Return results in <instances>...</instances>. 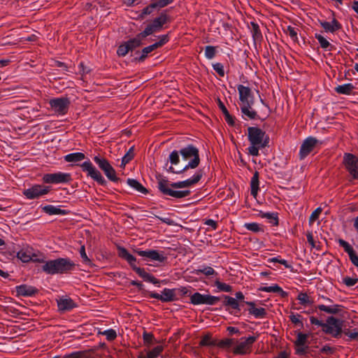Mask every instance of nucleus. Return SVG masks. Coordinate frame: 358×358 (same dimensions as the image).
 Returning a JSON list of instances; mask_svg holds the SVG:
<instances>
[{
	"mask_svg": "<svg viewBox=\"0 0 358 358\" xmlns=\"http://www.w3.org/2000/svg\"><path fill=\"white\" fill-rule=\"evenodd\" d=\"M296 346V353L299 355H305L307 353V350L308 346L307 345H295Z\"/></svg>",
	"mask_w": 358,
	"mask_h": 358,
	"instance_id": "nucleus-60",
	"label": "nucleus"
},
{
	"mask_svg": "<svg viewBox=\"0 0 358 358\" xmlns=\"http://www.w3.org/2000/svg\"><path fill=\"white\" fill-rule=\"evenodd\" d=\"M17 296H31L38 292V289L27 285H21L16 287Z\"/></svg>",
	"mask_w": 358,
	"mask_h": 358,
	"instance_id": "nucleus-21",
	"label": "nucleus"
},
{
	"mask_svg": "<svg viewBox=\"0 0 358 358\" xmlns=\"http://www.w3.org/2000/svg\"><path fill=\"white\" fill-rule=\"evenodd\" d=\"M169 20L168 15L163 12L161 13L159 17L155 18L151 23L148 24L144 31L139 33V36L145 38L153 33L161 30L164 24Z\"/></svg>",
	"mask_w": 358,
	"mask_h": 358,
	"instance_id": "nucleus-6",
	"label": "nucleus"
},
{
	"mask_svg": "<svg viewBox=\"0 0 358 358\" xmlns=\"http://www.w3.org/2000/svg\"><path fill=\"white\" fill-rule=\"evenodd\" d=\"M157 7L160 10L161 8L166 6L169 3H172L173 0H154Z\"/></svg>",
	"mask_w": 358,
	"mask_h": 358,
	"instance_id": "nucleus-64",
	"label": "nucleus"
},
{
	"mask_svg": "<svg viewBox=\"0 0 358 358\" xmlns=\"http://www.w3.org/2000/svg\"><path fill=\"white\" fill-rule=\"evenodd\" d=\"M134 252L141 257H145L150 259L158 261L159 262H164L165 260H166V257L159 253V252L155 250H150L148 251L135 250Z\"/></svg>",
	"mask_w": 358,
	"mask_h": 358,
	"instance_id": "nucleus-18",
	"label": "nucleus"
},
{
	"mask_svg": "<svg viewBox=\"0 0 358 358\" xmlns=\"http://www.w3.org/2000/svg\"><path fill=\"white\" fill-rule=\"evenodd\" d=\"M80 256L83 258L84 262H85L86 264H91V260L88 258V257L87 256V254L85 252V245L81 246V248L80 249Z\"/></svg>",
	"mask_w": 358,
	"mask_h": 358,
	"instance_id": "nucleus-63",
	"label": "nucleus"
},
{
	"mask_svg": "<svg viewBox=\"0 0 358 358\" xmlns=\"http://www.w3.org/2000/svg\"><path fill=\"white\" fill-rule=\"evenodd\" d=\"M224 306H228L231 307V308L234 310H237L238 311L241 310L239 306L241 303L237 301V299L229 296H225L224 301L223 302Z\"/></svg>",
	"mask_w": 358,
	"mask_h": 358,
	"instance_id": "nucleus-31",
	"label": "nucleus"
},
{
	"mask_svg": "<svg viewBox=\"0 0 358 358\" xmlns=\"http://www.w3.org/2000/svg\"><path fill=\"white\" fill-rule=\"evenodd\" d=\"M134 146H132L122 157L120 166L124 168L126 164L134 159Z\"/></svg>",
	"mask_w": 358,
	"mask_h": 358,
	"instance_id": "nucleus-36",
	"label": "nucleus"
},
{
	"mask_svg": "<svg viewBox=\"0 0 358 358\" xmlns=\"http://www.w3.org/2000/svg\"><path fill=\"white\" fill-rule=\"evenodd\" d=\"M357 282H358L357 278H350V277L346 276L343 279V282L347 287H352V286L355 285Z\"/></svg>",
	"mask_w": 358,
	"mask_h": 358,
	"instance_id": "nucleus-56",
	"label": "nucleus"
},
{
	"mask_svg": "<svg viewBox=\"0 0 358 358\" xmlns=\"http://www.w3.org/2000/svg\"><path fill=\"white\" fill-rule=\"evenodd\" d=\"M297 299L299 301L300 304L307 306L312 305L313 300L306 293L301 292L297 296Z\"/></svg>",
	"mask_w": 358,
	"mask_h": 358,
	"instance_id": "nucleus-38",
	"label": "nucleus"
},
{
	"mask_svg": "<svg viewBox=\"0 0 358 358\" xmlns=\"http://www.w3.org/2000/svg\"><path fill=\"white\" fill-rule=\"evenodd\" d=\"M94 161L98 164L99 167L104 172L106 177L110 181L118 182L120 180V178L116 176L115 169L106 159L95 156Z\"/></svg>",
	"mask_w": 358,
	"mask_h": 358,
	"instance_id": "nucleus-9",
	"label": "nucleus"
},
{
	"mask_svg": "<svg viewBox=\"0 0 358 358\" xmlns=\"http://www.w3.org/2000/svg\"><path fill=\"white\" fill-rule=\"evenodd\" d=\"M345 323L346 322L343 320L333 316L329 317L324 324L323 332L334 338H339L341 336Z\"/></svg>",
	"mask_w": 358,
	"mask_h": 358,
	"instance_id": "nucleus-3",
	"label": "nucleus"
},
{
	"mask_svg": "<svg viewBox=\"0 0 358 358\" xmlns=\"http://www.w3.org/2000/svg\"><path fill=\"white\" fill-rule=\"evenodd\" d=\"M309 337V334H303L302 332H298L296 336V340L294 342L295 345H307V341Z\"/></svg>",
	"mask_w": 358,
	"mask_h": 358,
	"instance_id": "nucleus-40",
	"label": "nucleus"
},
{
	"mask_svg": "<svg viewBox=\"0 0 358 358\" xmlns=\"http://www.w3.org/2000/svg\"><path fill=\"white\" fill-rule=\"evenodd\" d=\"M343 164L352 178L358 180V157L346 152L343 155Z\"/></svg>",
	"mask_w": 358,
	"mask_h": 358,
	"instance_id": "nucleus-8",
	"label": "nucleus"
},
{
	"mask_svg": "<svg viewBox=\"0 0 358 358\" xmlns=\"http://www.w3.org/2000/svg\"><path fill=\"white\" fill-rule=\"evenodd\" d=\"M80 167L83 171L87 172V176L92 178L101 185H106V181L102 176L101 173L88 161L83 162Z\"/></svg>",
	"mask_w": 358,
	"mask_h": 358,
	"instance_id": "nucleus-10",
	"label": "nucleus"
},
{
	"mask_svg": "<svg viewBox=\"0 0 358 358\" xmlns=\"http://www.w3.org/2000/svg\"><path fill=\"white\" fill-rule=\"evenodd\" d=\"M158 180V189L164 195H168L174 198L181 199L189 196L191 193L189 190H173L169 188L170 184L167 179L163 178L162 176L159 174L156 176Z\"/></svg>",
	"mask_w": 358,
	"mask_h": 358,
	"instance_id": "nucleus-4",
	"label": "nucleus"
},
{
	"mask_svg": "<svg viewBox=\"0 0 358 358\" xmlns=\"http://www.w3.org/2000/svg\"><path fill=\"white\" fill-rule=\"evenodd\" d=\"M85 158V155L82 152H75L66 155L64 157L65 161L68 162H77Z\"/></svg>",
	"mask_w": 358,
	"mask_h": 358,
	"instance_id": "nucleus-33",
	"label": "nucleus"
},
{
	"mask_svg": "<svg viewBox=\"0 0 358 358\" xmlns=\"http://www.w3.org/2000/svg\"><path fill=\"white\" fill-rule=\"evenodd\" d=\"M261 216L262 217H266L268 220H271V222H273V224L274 226H278L279 224L278 223V217L277 216V214L261 212Z\"/></svg>",
	"mask_w": 358,
	"mask_h": 358,
	"instance_id": "nucleus-44",
	"label": "nucleus"
},
{
	"mask_svg": "<svg viewBox=\"0 0 358 358\" xmlns=\"http://www.w3.org/2000/svg\"><path fill=\"white\" fill-rule=\"evenodd\" d=\"M75 268V264L69 259L58 258L45 262L42 270L48 274L66 273Z\"/></svg>",
	"mask_w": 358,
	"mask_h": 358,
	"instance_id": "nucleus-2",
	"label": "nucleus"
},
{
	"mask_svg": "<svg viewBox=\"0 0 358 358\" xmlns=\"http://www.w3.org/2000/svg\"><path fill=\"white\" fill-rule=\"evenodd\" d=\"M143 338L145 345L150 347L153 343L154 336L152 334L144 331Z\"/></svg>",
	"mask_w": 358,
	"mask_h": 358,
	"instance_id": "nucleus-49",
	"label": "nucleus"
},
{
	"mask_svg": "<svg viewBox=\"0 0 358 358\" xmlns=\"http://www.w3.org/2000/svg\"><path fill=\"white\" fill-rule=\"evenodd\" d=\"M349 322H346L342 334L349 337L350 340L358 341V331L356 329H351Z\"/></svg>",
	"mask_w": 358,
	"mask_h": 358,
	"instance_id": "nucleus-25",
	"label": "nucleus"
},
{
	"mask_svg": "<svg viewBox=\"0 0 358 358\" xmlns=\"http://www.w3.org/2000/svg\"><path fill=\"white\" fill-rule=\"evenodd\" d=\"M354 89L355 87L352 84L348 83L343 85H338L335 88V91L338 94L349 95L351 94Z\"/></svg>",
	"mask_w": 358,
	"mask_h": 358,
	"instance_id": "nucleus-30",
	"label": "nucleus"
},
{
	"mask_svg": "<svg viewBox=\"0 0 358 358\" xmlns=\"http://www.w3.org/2000/svg\"><path fill=\"white\" fill-rule=\"evenodd\" d=\"M168 41H169V36H168V35H162V36H160L159 41L156 42V43H155L154 44H155V45L156 46V48L157 49L158 48H160L162 45H164Z\"/></svg>",
	"mask_w": 358,
	"mask_h": 358,
	"instance_id": "nucleus-62",
	"label": "nucleus"
},
{
	"mask_svg": "<svg viewBox=\"0 0 358 358\" xmlns=\"http://www.w3.org/2000/svg\"><path fill=\"white\" fill-rule=\"evenodd\" d=\"M17 257L20 259L22 262H30L32 258L29 253H27V252L24 250H20L17 253Z\"/></svg>",
	"mask_w": 358,
	"mask_h": 358,
	"instance_id": "nucleus-46",
	"label": "nucleus"
},
{
	"mask_svg": "<svg viewBox=\"0 0 358 358\" xmlns=\"http://www.w3.org/2000/svg\"><path fill=\"white\" fill-rule=\"evenodd\" d=\"M254 103L253 97L251 95V97L248 99V101L247 102H245L241 106V113L246 115L248 118L250 120H256V119H262V120H266L268 115V113H266L264 114V117H261L258 115L257 113L252 109V106Z\"/></svg>",
	"mask_w": 358,
	"mask_h": 358,
	"instance_id": "nucleus-12",
	"label": "nucleus"
},
{
	"mask_svg": "<svg viewBox=\"0 0 358 358\" xmlns=\"http://www.w3.org/2000/svg\"><path fill=\"white\" fill-rule=\"evenodd\" d=\"M169 160L172 164H178L179 163V152L176 150L173 151L169 155Z\"/></svg>",
	"mask_w": 358,
	"mask_h": 358,
	"instance_id": "nucleus-57",
	"label": "nucleus"
},
{
	"mask_svg": "<svg viewBox=\"0 0 358 358\" xmlns=\"http://www.w3.org/2000/svg\"><path fill=\"white\" fill-rule=\"evenodd\" d=\"M163 351L162 345H157L147 352V358H157Z\"/></svg>",
	"mask_w": 358,
	"mask_h": 358,
	"instance_id": "nucleus-42",
	"label": "nucleus"
},
{
	"mask_svg": "<svg viewBox=\"0 0 358 358\" xmlns=\"http://www.w3.org/2000/svg\"><path fill=\"white\" fill-rule=\"evenodd\" d=\"M215 343L208 336H203L200 341V345L201 346H213Z\"/></svg>",
	"mask_w": 358,
	"mask_h": 358,
	"instance_id": "nucleus-55",
	"label": "nucleus"
},
{
	"mask_svg": "<svg viewBox=\"0 0 358 358\" xmlns=\"http://www.w3.org/2000/svg\"><path fill=\"white\" fill-rule=\"evenodd\" d=\"M216 101H217L218 107L220 108V109L222 110V113L224 115L226 122L228 123L229 125H230L231 127L234 126V124H235L234 119L233 116L229 114L227 108H226V106H224L223 102L221 101V99L220 98H217Z\"/></svg>",
	"mask_w": 358,
	"mask_h": 358,
	"instance_id": "nucleus-22",
	"label": "nucleus"
},
{
	"mask_svg": "<svg viewBox=\"0 0 358 358\" xmlns=\"http://www.w3.org/2000/svg\"><path fill=\"white\" fill-rule=\"evenodd\" d=\"M238 91L239 94V99L243 104L245 102L248 101V99L251 97L252 91L250 87L239 85L238 86Z\"/></svg>",
	"mask_w": 358,
	"mask_h": 358,
	"instance_id": "nucleus-23",
	"label": "nucleus"
},
{
	"mask_svg": "<svg viewBox=\"0 0 358 358\" xmlns=\"http://www.w3.org/2000/svg\"><path fill=\"white\" fill-rule=\"evenodd\" d=\"M129 51V48L127 47V44L124 43L122 45H120L117 50V54L119 56H125L128 52Z\"/></svg>",
	"mask_w": 358,
	"mask_h": 358,
	"instance_id": "nucleus-54",
	"label": "nucleus"
},
{
	"mask_svg": "<svg viewBox=\"0 0 358 358\" xmlns=\"http://www.w3.org/2000/svg\"><path fill=\"white\" fill-rule=\"evenodd\" d=\"M245 227L250 231H254V232H258L261 231V228L259 227V224L257 223H247L245 224Z\"/></svg>",
	"mask_w": 358,
	"mask_h": 358,
	"instance_id": "nucleus-59",
	"label": "nucleus"
},
{
	"mask_svg": "<svg viewBox=\"0 0 358 358\" xmlns=\"http://www.w3.org/2000/svg\"><path fill=\"white\" fill-rule=\"evenodd\" d=\"M156 49H157V48L155 45V44H152L151 45L145 47L142 50L141 55L138 57H136L134 59L136 61L142 62L145 59V58L148 57V55L149 53H150L151 52H152L153 50H155Z\"/></svg>",
	"mask_w": 358,
	"mask_h": 358,
	"instance_id": "nucleus-35",
	"label": "nucleus"
},
{
	"mask_svg": "<svg viewBox=\"0 0 358 358\" xmlns=\"http://www.w3.org/2000/svg\"><path fill=\"white\" fill-rule=\"evenodd\" d=\"M251 185V194L256 197L259 189V173L255 171L250 182Z\"/></svg>",
	"mask_w": 358,
	"mask_h": 358,
	"instance_id": "nucleus-29",
	"label": "nucleus"
},
{
	"mask_svg": "<svg viewBox=\"0 0 358 358\" xmlns=\"http://www.w3.org/2000/svg\"><path fill=\"white\" fill-rule=\"evenodd\" d=\"M289 318L296 327L299 329L303 327V324L301 321V315H290Z\"/></svg>",
	"mask_w": 358,
	"mask_h": 358,
	"instance_id": "nucleus-43",
	"label": "nucleus"
},
{
	"mask_svg": "<svg viewBox=\"0 0 358 358\" xmlns=\"http://www.w3.org/2000/svg\"><path fill=\"white\" fill-rule=\"evenodd\" d=\"M117 250H118V256L120 258L125 259L129 264H131V262H136V257L134 256H133L132 255H131L125 248L118 246Z\"/></svg>",
	"mask_w": 358,
	"mask_h": 358,
	"instance_id": "nucleus-24",
	"label": "nucleus"
},
{
	"mask_svg": "<svg viewBox=\"0 0 358 358\" xmlns=\"http://www.w3.org/2000/svg\"><path fill=\"white\" fill-rule=\"evenodd\" d=\"M190 301L194 305H213L220 301V298L208 294H201L199 292H195L191 296Z\"/></svg>",
	"mask_w": 358,
	"mask_h": 358,
	"instance_id": "nucleus-11",
	"label": "nucleus"
},
{
	"mask_svg": "<svg viewBox=\"0 0 358 358\" xmlns=\"http://www.w3.org/2000/svg\"><path fill=\"white\" fill-rule=\"evenodd\" d=\"M142 38H143L140 36L138 34L136 35L135 38L129 40L128 41L125 42V43L127 44V47L129 48V50H133L142 45Z\"/></svg>",
	"mask_w": 358,
	"mask_h": 358,
	"instance_id": "nucleus-34",
	"label": "nucleus"
},
{
	"mask_svg": "<svg viewBox=\"0 0 358 358\" xmlns=\"http://www.w3.org/2000/svg\"><path fill=\"white\" fill-rule=\"evenodd\" d=\"M259 148H262L259 145H251V146H250L248 148V153L252 156H258Z\"/></svg>",
	"mask_w": 358,
	"mask_h": 358,
	"instance_id": "nucleus-61",
	"label": "nucleus"
},
{
	"mask_svg": "<svg viewBox=\"0 0 358 358\" xmlns=\"http://www.w3.org/2000/svg\"><path fill=\"white\" fill-rule=\"evenodd\" d=\"M213 69L217 73V74L220 76H221V77L224 76V71L222 64H221L220 63H216L213 65Z\"/></svg>",
	"mask_w": 358,
	"mask_h": 358,
	"instance_id": "nucleus-58",
	"label": "nucleus"
},
{
	"mask_svg": "<svg viewBox=\"0 0 358 358\" xmlns=\"http://www.w3.org/2000/svg\"><path fill=\"white\" fill-rule=\"evenodd\" d=\"M180 153L182 155L183 159L187 160L192 157H193V159L183 168H178L176 170H175L173 166H170L168 169L169 172L180 174L187 171L189 169H195L199 165L200 157L199 150L193 145H189L187 147L181 149L180 150Z\"/></svg>",
	"mask_w": 358,
	"mask_h": 358,
	"instance_id": "nucleus-1",
	"label": "nucleus"
},
{
	"mask_svg": "<svg viewBox=\"0 0 358 358\" xmlns=\"http://www.w3.org/2000/svg\"><path fill=\"white\" fill-rule=\"evenodd\" d=\"M215 53H216L215 47L211 46V45H208L206 47L205 55L207 58H208V59L213 58L215 55Z\"/></svg>",
	"mask_w": 358,
	"mask_h": 358,
	"instance_id": "nucleus-52",
	"label": "nucleus"
},
{
	"mask_svg": "<svg viewBox=\"0 0 358 358\" xmlns=\"http://www.w3.org/2000/svg\"><path fill=\"white\" fill-rule=\"evenodd\" d=\"M215 285L221 291L227 292H230L232 291V287L231 285H227L224 282H222L219 280L215 281Z\"/></svg>",
	"mask_w": 358,
	"mask_h": 358,
	"instance_id": "nucleus-47",
	"label": "nucleus"
},
{
	"mask_svg": "<svg viewBox=\"0 0 358 358\" xmlns=\"http://www.w3.org/2000/svg\"><path fill=\"white\" fill-rule=\"evenodd\" d=\"M57 306L60 311H70L76 307V303L71 298L62 297L57 300Z\"/></svg>",
	"mask_w": 358,
	"mask_h": 358,
	"instance_id": "nucleus-20",
	"label": "nucleus"
},
{
	"mask_svg": "<svg viewBox=\"0 0 358 358\" xmlns=\"http://www.w3.org/2000/svg\"><path fill=\"white\" fill-rule=\"evenodd\" d=\"M162 301H172L175 299L174 289H164L162 294Z\"/></svg>",
	"mask_w": 358,
	"mask_h": 358,
	"instance_id": "nucleus-39",
	"label": "nucleus"
},
{
	"mask_svg": "<svg viewBox=\"0 0 358 358\" xmlns=\"http://www.w3.org/2000/svg\"><path fill=\"white\" fill-rule=\"evenodd\" d=\"M43 210L49 215H66L68 213V211L50 205L44 206Z\"/></svg>",
	"mask_w": 358,
	"mask_h": 358,
	"instance_id": "nucleus-27",
	"label": "nucleus"
},
{
	"mask_svg": "<svg viewBox=\"0 0 358 358\" xmlns=\"http://www.w3.org/2000/svg\"><path fill=\"white\" fill-rule=\"evenodd\" d=\"M50 105L54 110L62 115L67 113L70 101L68 98H57L50 100Z\"/></svg>",
	"mask_w": 358,
	"mask_h": 358,
	"instance_id": "nucleus-14",
	"label": "nucleus"
},
{
	"mask_svg": "<svg viewBox=\"0 0 358 358\" xmlns=\"http://www.w3.org/2000/svg\"><path fill=\"white\" fill-rule=\"evenodd\" d=\"M127 184L135 189L138 192L141 193L143 194H147L148 193V190L138 180L135 179L129 178L127 180Z\"/></svg>",
	"mask_w": 358,
	"mask_h": 358,
	"instance_id": "nucleus-26",
	"label": "nucleus"
},
{
	"mask_svg": "<svg viewBox=\"0 0 358 358\" xmlns=\"http://www.w3.org/2000/svg\"><path fill=\"white\" fill-rule=\"evenodd\" d=\"M248 138L251 145H259L261 148L268 146L269 137L265 131L256 127H248Z\"/></svg>",
	"mask_w": 358,
	"mask_h": 358,
	"instance_id": "nucleus-5",
	"label": "nucleus"
},
{
	"mask_svg": "<svg viewBox=\"0 0 358 358\" xmlns=\"http://www.w3.org/2000/svg\"><path fill=\"white\" fill-rule=\"evenodd\" d=\"M339 245L343 248L345 252H346L349 256L352 255L353 252L355 251L354 250L353 248L345 241L343 239L338 240Z\"/></svg>",
	"mask_w": 358,
	"mask_h": 358,
	"instance_id": "nucleus-45",
	"label": "nucleus"
},
{
	"mask_svg": "<svg viewBox=\"0 0 358 358\" xmlns=\"http://www.w3.org/2000/svg\"><path fill=\"white\" fill-rule=\"evenodd\" d=\"M99 334L105 336L106 339L109 341L115 340L117 337V333L115 330L113 329H106L103 331H99Z\"/></svg>",
	"mask_w": 358,
	"mask_h": 358,
	"instance_id": "nucleus-41",
	"label": "nucleus"
},
{
	"mask_svg": "<svg viewBox=\"0 0 358 358\" xmlns=\"http://www.w3.org/2000/svg\"><path fill=\"white\" fill-rule=\"evenodd\" d=\"M71 180V176L69 173H47L43 177V181L45 183H62L69 182Z\"/></svg>",
	"mask_w": 358,
	"mask_h": 358,
	"instance_id": "nucleus-13",
	"label": "nucleus"
},
{
	"mask_svg": "<svg viewBox=\"0 0 358 358\" xmlns=\"http://www.w3.org/2000/svg\"><path fill=\"white\" fill-rule=\"evenodd\" d=\"M315 38L319 41L322 48L327 49V48L331 46V44L329 43V41L324 37H323L322 35L316 34Z\"/></svg>",
	"mask_w": 358,
	"mask_h": 358,
	"instance_id": "nucleus-48",
	"label": "nucleus"
},
{
	"mask_svg": "<svg viewBox=\"0 0 358 358\" xmlns=\"http://www.w3.org/2000/svg\"><path fill=\"white\" fill-rule=\"evenodd\" d=\"M257 337L250 336L248 337H242L239 340H236L235 347L233 352L236 355H245L250 351L252 344L256 341Z\"/></svg>",
	"mask_w": 358,
	"mask_h": 358,
	"instance_id": "nucleus-7",
	"label": "nucleus"
},
{
	"mask_svg": "<svg viewBox=\"0 0 358 358\" xmlns=\"http://www.w3.org/2000/svg\"><path fill=\"white\" fill-rule=\"evenodd\" d=\"M50 192V187L36 185L23 192L24 195L29 199H34L40 196L45 195Z\"/></svg>",
	"mask_w": 358,
	"mask_h": 358,
	"instance_id": "nucleus-15",
	"label": "nucleus"
},
{
	"mask_svg": "<svg viewBox=\"0 0 358 358\" xmlns=\"http://www.w3.org/2000/svg\"><path fill=\"white\" fill-rule=\"evenodd\" d=\"M194 273L197 275L199 273H203L208 276V275H212L215 274V271H214V269L212 267L207 266V267H205L203 269L195 270Z\"/></svg>",
	"mask_w": 358,
	"mask_h": 358,
	"instance_id": "nucleus-51",
	"label": "nucleus"
},
{
	"mask_svg": "<svg viewBox=\"0 0 358 358\" xmlns=\"http://www.w3.org/2000/svg\"><path fill=\"white\" fill-rule=\"evenodd\" d=\"M132 269L141 278H143L145 280L150 282L153 284H159V280H157L155 277L152 275L151 274L147 273L144 268H141L140 267L136 266V262H131L129 264Z\"/></svg>",
	"mask_w": 358,
	"mask_h": 358,
	"instance_id": "nucleus-19",
	"label": "nucleus"
},
{
	"mask_svg": "<svg viewBox=\"0 0 358 358\" xmlns=\"http://www.w3.org/2000/svg\"><path fill=\"white\" fill-rule=\"evenodd\" d=\"M155 10H159V9L155 1L152 0V2L148 6L143 9L141 14L139 15V17L141 19H143L145 15L151 14Z\"/></svg>",
	"mask_w": 358,
	"mask_h": 358,
	"instance_id": "nucleus-32",
	"label": "nucleus"
},
{
	"mask_svg": "<svg viewBox=\"0 0 358 358\" xmlns=\"http://www.w3.org/2000/svg\"><path fill=\"white\" fill-rule=\"evenodd\" d=\"M342 306L339 305H334L333 307L326 306L324 305H319L316 308H318L321 311H324L327 313H339L344 312L341 308ZM317 310V309H315Z\"/></svg>",
	"mask_w": 358,
	"mask_h": 358,
	"instance_id": "nucleus-28",
	"label": "nucleus"
},
{
	"mask_svg": "<svg viewBox=\"0 0 358 358\" xmlns=\"http://www.w3.org/2000/svg\"><path fill=\"white\" fill-rule=\"evenodd\" d=\"M259 291L267 292H278L282 291V288L278 285L270 287H261L259 288Z\"/></svg>",
	"mask_w": 358,
	"mask_h": 358,
	"instance_id": "nucleus-50",
	"label": "nucleus"
},
{
	"mask_svg": "<svg viewBox=\"0 0 358 358\" xmlns=\"http://www.w3.org/2000/svg\"><path fill=\"white\" fill-rule=\"evenodd\" d=\"M322 211V209L320 207H319V208H316L313 212V213L310 215V218H309V224H312L314 221H315L316 220L318 219Z\"/></svg>",
	"mask_w": 358,
	"mask_h": 358,
	"instance_id": "nucleus-53",
	"label": "nucleus"
},
{
	"mask_svg": "<svg viewBox=\"0 0 358 358\" xmlns=\"http://www.w3.org/2000/svg\"><path fill=\"white\" fill-rule=\"evenodd\" d=\"M318 141L313 137L306 138L302 143L299 152L300 159H304L314 149Z\"/></svg>",
	"mask_w": 358,
	"mask_h": 358,
	"instance_id": "nucleus-17",
	"label": "nucleus"
},
{
	"mask_svg": "<svg viewBox=\"0 0 358 358\" xmlns=\"http://www.w3.org/2000/svg\"><path fill=\"white\" fill-rule=\"evenodd\" d=\"M203 176V172L201 170H199L193 176L192 178L187 179L184 181H180L177 182H173L170 184V186L173 188H184L194 185L199 182Z\"/></svg>",
	"mask_w": 358,
	"mask_h": 358,
	"instance_id": "nucleus-16",
	"label": "nucleus"
},
{
	"mask_svg": "<svg viewBox=\"0 0 358 358\" xmlns=\"http://www.w3.org/2000/svg\"><path fill=\"white\" fill-rule=\"evenodd\" d=\"M236 339L234 338H224L219 341L217 346L223 348H233L235 347Z\"/></svg>",
	"mask_w": 358,
	"mask_h": 358,
	"instance_id": "nucleus-37",
	"label": "nucleus"
}]
</instances>
